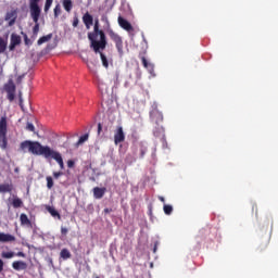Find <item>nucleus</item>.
I'll return each instance as SVG.
<instances>
[{"instance_id": "nucleus-14", "label": "nucleus", "mask_w": 278, "mask_h": 278, "mask_svg": "<svg viewBox=\"0 0 278 278\" xmlns=\"http://www.w3.org/2000/svg\"><path fill=\"white\" fill-rule=\"evenodd\" d=\"M15 241H16V237L14 235L0 232V242L1 243L15 242Z\"/></svg>"}, {"instance_id": "nucleus-39", "label": "nucleus", "mask_w": 278, "mask_h": 278, "mask_svg": "<svg viewBox=\"0 0 278 278\" xmlns=\"http://www.w3.org/2000/svg\"><path fill=\"white\" fill-rule=\"evenodd\" d=\"M75 166V161L74 160H68L67 161V167L73 168Z\"/></svg>"}, {"instance_id": "nucleus-25", "label": "nucleus", "mask_w": 278, "mask_h": 278, "mask_svg": "<svg viewBox=\"0 0 278 278\" xmlns=\"http://www.w3.org/2000/svg\"><path fill=\"white\" fill-rule=\"evenodd\" d=\"M12 206H13L14 208H21V207L24 206V202H23V200H22L21 198H13V200H12Z\"/></svg>"}, {"instance_id": "nucleus-3", "label": "nucleus", "mask_w": 278, "mask_h": 278, "mask_svg": "<svg viewBox=\"0 0 278 278\" xmlns=\"http://www.w3.org/2000/svg\"><path fill=\"white\" fill-rule=\"evenodd\" d=\"M9 146L8 139V117H0V148L1 150H7Z\"/></svg>"}, {"instance_id": "nucleus-21", "label": "nucleus", "mask_w": 278, "mask_h": 278, "mask_svg": "<svg viewBox=\"0 0 278 278\" xmlns=\"http://www.w3.org/2000/svg\"><path fill=\"white\" fill-rule=\"evenodd\" d=\"M52 38H53V34H48V35H46V36H42V37H40V38L37 40V45H38V46H42L43 43L49 42Z\"/></svg>"}, {"instance_id": "nucleus-48", "label": "nucleus", "mask_w": 278, "mask_h": 278, "mask_svg": "<svg viewBox=\"0 0 278 278\" xmlns=\"http://www.w3.org/2000/svg\"><path fill=\"white\" fill-rule=\"evenodd\" d=\"M154 136L159 137V131L154 130Z\"/></svg>"}, {"instance_id": "nucleus-32", "label": "nucleus", "mask_w": 278, "mask_h": 278, "mask_svg": "<svg viewBox=\"0 0 278 278\" xmlns=\"http://www.w3.org/2000/svg\"><path fill=\"white\" fill-rule=\"evenodd\" d=\"M53 4V0H46L43 11L48 13Z\"/></svg>"}, {"instance_id": "nucleus-4", "label": "nucleus", "mask_w": 278, "mask_h": 278, "mask_svg": "<svg viewBox=\"0 0 278 278\" xmlns=\"http://www.w3.org/2000/svg\"><path fill=\"white\" fill-rule=\"evenodd\" d=\"M150 121L153 125L157 126V130L164 131V127L161 124L164 122V114L159 110L157 106L150 111Z\"/></svg>"}, {"instance_id": "nucleus-37", "label": "nucleus", "mask_w": 278, "mask_h": 278, "mask_svg": "<svg viewBox=\"0 0 278 278\" xmlns=\"http://www.w3.org/2000/svg\"><path fill=\"white\" fill-rule=\"evenodd\" d=\"M67 233H68V228H65L64 226H61V235H62L63 237H66Z\"/></svg>"}, {"instance_id": "nucleus-35", "label": "nucleus", "mask_w": 278, "mask_h": 278, "mask_svg": "<svg viewBox=\"0 0 278 278\" xmlns=\"http://www.w3.org/2000/svg\"><path fill=\"white\" fill-rule=\"evenodd\" d=\"M24 43H25V46H31L33 45V42L29 39L27 34H24Z\"/></svg>"}, {"instance_id": "nucleus-9", "label": "nucleus", "mask_w": 278, "mask_h": 278, "mask_svg": "<svg viewBox=\"0 0 278 278\" xmlns=\"http://www.w3.org/2000/svg\"><path fill=\"white\" fill-rule=\"evenodd\" d=\"M22 43V37L17 34H12L10 38L9 50L14 51Z\"/></svg>"}, {"instance_id": "nucleus-31", "label": "nucleus", "mask_w": 278, "mask_h": 278, "mask_svg": "<svg viewBox=\"0 0 278 278\" xmlns=\"http://www.w3.org/2000/svg\"><path fill=\"white\" fill-rule=\"evenodd\" d=\"M46 180H47V188H48L49 190H51V189L54 187L53 177H52V176H47V177H46Z\"/></svg>"}, {"instance_id": "nucleus-36", "label": "nucleus", "mask_w": 278, "mask_h": 278, "mask_svg": "<svg viewBox=\"0 0 278 278\" xmlns=\"http://www.w3.org/2000/svg\"><path fill=\"white\" fill-rule=\"evenodd\" d=\"M78 25H79V18H78V16H74V18H73V27L77 28Z\"/></svg>"}, {"instance_id": "nucleus-40", "label": "nucleus", "mask_w": 278, "mask_h": 278, "mask_svg": "<svg viewBox=\"0 0 278 278\" xmlns=\"http://www.w3.org/2000/svg\"><path fill=\"white\" fill-rule=\"evenodd\" d=\"M4 270V261H2V258H0V274H2Z\"/></svg>"}, {"instance_id": "nucleus-26", "label": "nucleus", "mask_w": 278, "mask_h": 278, "mask_svg": "<svg viewBox=\"0 0 278 278\" xmlns=\"http://www.w3.org/2000/svg\"><path fill=\"white\" fill-rule=\"evenodd\" d=\"M89 140V134H84L79 137L78 141L76 142L77 147H80L84 144V142H87Z\"/></svg>"}, {"instance_id": "nucleus-43", "label": "nucleus", "mask_w": 278, "mask_h": 278, "mask_svg": "<svg viewBox=\"0 0 278 278\" xmlns=\"http://www.w3.org/2000/svg\"><path fill=\"white\" fill-rule=\"evenodd\" d=\"M16 256L25 258L26 254H25V252H17Z\"/></svg>"}, {"instance_id": "nucleus-44", "label": "nucleus", "mask_w": 278, "mask_h": 278, "mask_svg": "<svg viewBox=\"0 0 278 278\" xmlns=\"http://www.w3.org/2000/svg\"><path fill=\"white\" fill-rule=\"evenodd\" d=\"M144 155H146V149H141V150H140V156H141V157H144Z\"/></svg>"}, {"instance_id": "nucleus-15", "label": "nucleus", "mask_w": 278, "mask_h": 278, "mask_svg": "<svg viewBox=\"0 0 278 278\" xmlns=\"http://www.w3.org/2000/svg\"><path fill=\"white\" fill-rule=\"evenodd\" d=\"M20 223H21V226L33 227V224H31L28 215H26V213H21Z\"/></svg>"}, {"instance_id": "nucleus-22", "label": "nucleus", "mask_w": 278, "mask_h": 278, "mask_svg": "<svg viewBox=\"0 0 278 278\" xmlns=\"http://www.w3.org/2000/svg\"><path fill=\"white\" fill-rule=\"evenodd\" d=\"M39 31H40V23L39 21H37L35 22V25L33 27V35H31L33 40L37 39Z\"/></svg>"}, {"instance_id": "nucleus-5", "label": "nucleus", "mask_w": 278, "mask_h": 278, "mask_svg": "<svg viewBox=\"0 0 278 278\" xmlns=\"http://www.w3.org/2000/svg\"><path fill=\"white\" fill-rule=\"evenodd\" d=\"M40 2L41 0H29L30 17L34 23L39 22L41 16V8L39 7Z\"/></svg>"}, {"instance_id": "nucleus-16", "label": "nucleus", "mask_w": 278, "mask_h": 278, "mask_svg": "<svg viewBox=\"0 0 278 278\" xmlns=\"http://www.w3.org/2000/svg\"><path fill=\"white\" fill-rule=\"evenodd\" d=\"M4 90L7 93L16 92V85L13 79H9V81L4 85Z\"/></svg>"}, {"instance_id": "nucleus-27", "label": "nucleus", "mask_w": 278, "mask_h": 278, "mask_svg": "<svg viewBox=\"0 0 278 278\" xmlns=\"http://www.w3.org/2000/svg\"><path fill=\"white\" fill-rule=\"evenodd\" d=\"M163 211L165 215H172L174 212V206H172V204H164Z\"/></svg>"}, {"instance_id": "nucleus-20", "label": "nucleus", "mask_w": 278, "mask_h": 278, "mask_svg": "<svg viewBox=\"0 0 278 278\" xmlns=\"http://www.w3.org/2000/svg\"><path fill=\"white\" fill-rule=\"evenodd\" d=\"M141 61L144 68H147L150 73L154 72V65L152 63H149L146 56H142Z\"/></svg>"}, {"instance_id": "nucleus-45", "label": "nucleus", "mask_w": 278, "mask_h": 278, "mask_svg": "<svg viewBox=\"0 0 278 278\" xmlns=\"http://www.w3.org/2000/svg\"><path fill=\"white\" fill-rule=\"evenodd\" d=\"M159 200H160L162 203H165V202H166V200H165V198H163V195H160V197H159Z\"/></svg>"}, {"instance_id": "nucleus-34", "label": "nucleus", "mask_w": 278, "mask_h": 278, "mask_svg": "<svg viewBox=\"0 0 278 278\" xmlns=\"http://www.w3.org/2000/svg\"><path fill=\"white\" fill-rule=\"evenodd\" d=\"M15 93L16 92H7V98L10 102H13L15 100Z\"/></svg>"}, {"instance_id": "nucleus-17", "label": "nucleus", "mask_w": 278, "mask_h": 278, "mask_svg": "<svg viewBox=\"0 0 278 278\" xmlns=\"http://www.w3.org/2000/svg\"><path fill=\"white\" fill-rule=\"evenodd\" d=\"M46 211H47L52 217H56L59 220L62 219V215L59 213V211H55L54 206L46 205Z\"/></svg>"}, {"instance_id": "nucleus-47", "label": "nucleus", "mask_w": 278, "mask_h": 278, "mask_svg": "<svg viewBox=\"0 0 278 278\" xmlns=\"http://www.w3.org/2000/svg\"><path fill=\"white\" fill-rule=\"evenodd\" d=\"M104 213L109 214L110 213V208H104Z\"/></svg>"}, {"instance_id": "nucleus-12", "label": "nucleus", "mask_w": 278, "mask_h": 278, "mask_svg": "<svg viewBox=\"0 0 278 278\" xmlns=\"http://www.w3.org/2000/svg\"><path fill=\"white\" fill-rule=\"evenodd\" d=\"M12 268L16 271L27 270L28 263H26L25 261H13Z\"/></svg>"}, {"instance_id": "nucleus-23", "label": "nucleus", "mask_w": 278, "mask_h": 278, "mask_svg": "<svg viewBox=\"0 0 278 278\" xmlns=\"http://www.w3.org/2000/svg\"><path fill=\"white\" fill-rule=\"evenodd\" d=\"M60 257L64 261H67L72 257V253L70 250H67V248H63L60 252Z\"/></svg>"}, {"instance_id": "nucleus-7", "label": "nucleus", "mask_w": 278, "mask_h": 278, "mask_svg": "<svg viewBox=\"0 0 278 278\" xmlns=\"http://www.w3.org/2000/svg\"><path fill=\"white\" fill-rule=\"evenodd\" d=\"M126 140V134L124 131L123 126H117L115 134H114V143L119 144L125 142Z\"/></svg>"}, {"instance_id": "nucleus-38", "label": "nucleus", "mask_w": 278, "mask_h": 278, "mask_svg": "<svg viewBox=\"0 0 278 278\" xmlns=\"http://www.w3.org/2000/svg\"><path fill=\"white\" fill-rule=\"evenodd\" d=\"M64 175L63 172H53V177L54 179H59L60 177H62Z\"/></svg>"}, {"instance_id": "nucleus-29", "label": "nucleus", "mask_w": 278, "mask_h": 278, "mask_svg": "<svg viewBox=\"0 0 278 278\" xmlns=\"http://www.w3.org/2000/svg\"><path fill=\"white\" fill-rule=\"evenodd\" d=\"M98 88H99V90H100L101 92H108V90H109V86H108V84L104 83V81H99V83H98Z\"/></svg>"}, {"instance_id": "nucleus-6", "label": "nucleus", "mask_w": 278, "mask_h": 278, "mask_svg": "<svg viewBox=\"0 0 278 278\" xmlns=\"http://www.w3.org/2000/svg\"><path fill=\"white\" fill-rule=\"evenodd\" d=\"M109 37L110 39L115 43L116 50L119 54V56L124 55V41L121 35L115 33L113 29L109 30Z\"/></svg>"}, {"instance_id": "nucleus-24", "label": "nucleus", "mask_w": 278, "mask_h": 278, "mask_svg": "<svg viewBox=\"0 0 278 278\" xmlns=\"http://www.w3.org/2000/svg\"><path fill=\"white\" fill-rule=\"evenodd\" d=\"M63 8L67 13H71L73 10V1L72 0H63L62 1Z\"/></svg>"}, {"instance_id": "nucleus-1", "label": "nucleus", "mask_w": 278, "mask_h": 278, "mask_svg": "<svg viewBox=\"0 0 278 278\" xmlns=\"http://www.w3.org/2000/svg\"><path fill=\"white\" fill-rule=\"evenodd\" d=\"M18 152L30 153L35 156H43L45 159H53L64 169L65 164L62 154L59 151L53 150L50 146H43L39 141L24 140L20 143Z\"/></svg>"}, {"instance_id": "nucleus-19", "label": "nucleus", "mask_w": 278, "mask_h": 278, "mask_svg": "<svg viewBox=\"0 0 278 278\" xmlns=\"http://www.w3.org/2000/svg\"><path fill=\"white\" fill-rule=\"evenodd\" d=\"M8 38L0 37V54L5 53V51L8 50Z\"/></svg>"}, {"instance_id": "nucleus-11", "label": "nucleus", "mask_w": 278, "mask_h": 278, "mask_svg": "<svg viewBox=\"0 0 278 278\" xmlns=\"http://www.w3.org/2000/svg\"><path fill=\"white\" fill-rule=\"evenodd\" d=\"M92 191H93V198L97 200H101L104 198V195L108 191V188L106 187H94L92 189Z\"/></svg>"}, {"instance_id": "nucleus-10", "label": "nucleus", "mask_w": 278, "mask_h": 278, "mask_svg": "<svg viewBox=\"0 0 278 278\" xmlns=\"http://www.w3.org/2000/svg\"><path fill=\"white\" fill-rule=\"evenodd\" d=\"M83 23L86 27L87 30H90L91 27L93 26L94 24V18L93 16L89 13V12H86L84 15H83Z\"/></svg>"}, {"instance_id": "nucleus-42", "label": "nucleus", "mask_w": 278, "mask_h": 278, "mask_svg": "<svg viewBox=\"0 0 278 278\" xmlns=\"http://www.w3.org/2000/svg\"><path fill=\"white\" fill-rule=\"evenodd\" d=\"M102 129H103L102 123H98V135H101Z\"/></svg>"}, {"instance_id": "nucleus-18", "label": "nucleus", "mask_w": 278, "mask_h": 278, "mask_svg": "<svg viewBox=\"0 0 278 278\" xmlns=\"http://www.w3.org/2000/svg\"><path fill=\"white\" fill-rule=\"evenodd\" d=\"M13 191V184H0V193H10Z\"/></svg>"}, {"instance_id": "nucleus-30", "label": "nucleus", "mask_w": 278, "mask_h": 278, "mask_svg": "<svg viewBox=\"0 0 278 278\" xmlns=\"http://www.w3.org/2000/svg\"><path fill=\"white\" fill-rule=\"evenodd\" d=\"M1 257L4 260H11L15 257V252H1Z\"/></svg>"}, {"instance_id": "nucleus-13", "label": "nucleus", "mask_w": 278, "mask_h": 278, "mask_svg": "<svg viewBox=\"0 0 278 278\" xmlns=\"http://www.w3.org/2000/svg\"><path fill=\"white\" fill-rule=\"evenodd\" d=\"M16 20H17V11L16 10L7 12L5 21H9V26H13L16 23Z\"/></svg>"}, {"instance_id": "nucleus-2", "label": "nucleus", "mask_w": 278, "mask_h": 278, "mask_svg": "<svg viewBox=\"0 0 278 278\" xmlns=\"http://www.w3.org/2000/svg\"><path fill=\"white\" fill-rule=\"evenodd\" d=\"M88 39L90 41V48L93 50V52L100 54L103 67L109 68V59L103 53L108 47V39L104 30L100 29V21L98 18L94 21L93 31L88 33Z\"/></svg>"}, {"instance_id": "nucleus-33", "label": "nucleus", "mask_w": 278, "mask_h": 278, "mask_svg": "<svg viewBox=\"0 0 278 278\" xmlns=\"http://www.w3.org/2000/svg\"><path fill=\"white\" fill-rule=\"evenodd\" d=\"M26 130L30 131V132H35V125L30 122H28L26 124Z\"/></svg>"}, {"instance_id": "nucleus-49", "label": "nucleus", "mask_w": 278, "mask_h": 278, "mask_svg": "<svg viewBox=\"0 0 278 278\" xmlns=\"http://www.w3.org/2000/svg\"><path fill=\"white\" fill-rule=\"evenodd\" d=\"M94 278H101L100 276H94Z\"/></svg>"}, {"instance_id": "nucleus-8", "label": "nucleus", "mask_w": 278, "mask_h": 278, "mask_svg": "<svg viewBox=\"0 0 278 278\" xmlns=\"http://www.w3.org/2000/svg\"><path fill=\"white\" fill-rule=\"evenodd\" d=\"M117 22H118L119 27L123 28L124 30H126L128 33L134 31V26L128 20H126L119 15L117 18Z\"/></svg>"}, {"instance_id": "nucleus-41", "label": "nucleus", "mask_w": 278, "mask_h": 278, "mask_svg": "<svg viewBox=\"0 0 278 278\" xmlns=\"http://www.w3.org/2000/svg\"><path fill=\"white\" fill-rule=\"evenodd\" d=\"M159 245H160V242H159V241H155L154 248H153V253H156V252H157Z\"/></svg>"}, {"instance_id": "nucleus-28", "label": "nucleus", "mask_w": 278, "mask_h": 278, "mask_svg": "<svg viewBox=\"0 0 278 278\" xmlns=\"http://www.w3.org/2000/svg\"><path fill=\"white\" fill-rule=\"evenodd\" d=\"M53 13H54V18H59V16L62 14V7L60 3H58L54 9H53Z\"/></svg>"}, {"instance_id": "nucleus-46", "label": "nucleus", "mask_w": 278, "mask_h": 278, "mask_svg": "<svg viewBox=\"0 0 278 278\" xmlns=\"http://www.w3.org/2000/svg\"><path fill=\"white\" fill-rule=\"evenodd\" d=\"M14 172H15V173H20V167H15V168H14Z\"/></svg>"}]
</instances>
